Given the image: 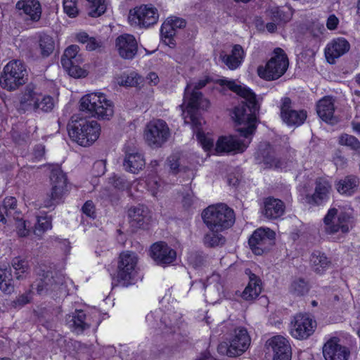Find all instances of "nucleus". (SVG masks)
<instances>
[{
  "mask_svg": "<svg viewBox=\"0 0 360 360\" xmlns=\"http://www.w3.org/2000/svg\"><path fill=\"white\" fill-rule=\"evenodd\" d=\"M82 212L87 217L95 219L96 218V209L94 202L86 200L82 207Z\"/></svg>",
  "mask_w": 360,
  "mask_h": 360,
  "instance_id": "nucleus-57",
  "label": "nucleus"
},
{
  "mask_svg": "<svg viewBox=\"0 0 360 360\" xmlns=\"http://www.w3.org/2000/svg\"><path fill=\"white\" fill-rule=\"evenodd\" d=\"M129 22L131 25L139 28H148L158 21V9L151 4H143L129 11Z\"/></svg>",
  "mask_w": 360,
  "mask_h": 360,
  "instance_id": "nucleus-12",
  "label": "nucleus"
},
{
  "mask_svg": "<svg viewBox=\"0 0 360 360\" xmlns=\"http://www.w3.org/2000/svg\"><path fill=\"white\" fill-rule=\"evenodd\" d=\"M221 231H210L204 237L205 244L209 247H217L225 243V237L220 233Z\"/></svg>",
  "mask_w": 360,
  "mask_h": 360,
  "instance_id": "nucleus-48",
  "label": "nucleus"
},
{
  "mask_svg": "<svg viewBox=\"0 0 360 360\" xmlns=\"http://www.w3.org/2000/svg\"><path fill=\"white\" fill-rule=\"evenodd\" d=\"M338 143L352 151L354 154L360 155V141L354 136L342 133L338 136Z\"/></svg>",
  "mask_w": 360,
  "mask_h": 360,
  "instance_id": "nucleus-40",
  "label": "nucleus"
},
{
  "mask_svg": "<svg viewBox=\"0 0 360 360\" xmlns=\"http://www.w3.org/2000/svg\"><path fill=\"white\" fill-rule=\"evenodd\" d=\"M257 116L250 115V117L248 118V122L243 124L245 126L238 129L240 135L246 139L252 136L256 131L257 127Z\"/></svg>",
  "mask_w": 360,
  "mask_h": 360,
  "instance_id": "nucleus-47",
  "label": "nucleus"
},
{
  "mask_svg": "<svg viewBox=\"0 0 360 360\" xmlns=\"http://www.w3.org/2000/svg\"><path fill=\"white\" fill-rule=\"evenodd\" d=\"M217 84L221 86H226L230 91L243 98L245 101L242 102L243 103H248L252 108L258 105L256 94L250 88L236 84L234 80H230L227 78L217 79Z\"/></svg>",
  "mask_w": 360,
  "mask_h": 360,
  "instance_id": "nucleus-25",
  "label": "nucleus"
},
{
  "mask_svg": "<svg viewBox=\"0 0 360 360\" xmlns=\"http://www.w3.org/2000/svg\"><path fill=\"white\" fill-rule=\"evenodd\" d=\"M39 45L41 53L44 57L49 56L55 49V41L53 37L46 34L39 36Z\"/></svg>",
  "mask_w": 360,
  "mask_h": 360,
  "instance_id": "nucleus-44",
  "label": "nucleus"
},
{
  "mask_svg": "<svg viewBox=\"0 0 360 360\" xmlns=\"http://www.w3.org/2000/svg\"><path fill=\"white\" fill-rule=\"evenodd\" d=\"M12 266L15 270V276L18 280L26 277L29 270L27 261L21 259L20 257H15L12 260Z\"/></svg>",
  "mask_w": 360,
  "mask_h": 360,
  "instance_id": "nucleus-45",
  "label": "nucleus"
},
{
  "mask_svg": "<svg viewBox=\"0 0 360 360\" xmlns=\"http://www.w3.org/2000/svg\"><path fill=\"white\" fill-rule=\"evenodd\" d=\"M88 15L98 18L104 14L107 10L106 0H86Z\"/></svg>",
  "mask_w": 360,
  "mask_h": 360,
  "instance_id": "nucleus-41",
  "label": "nucleus"
},
{
  "mask_svg": "<svg viewBox=\"0 0 360 360\" xmlns=\"http://www.w3.org/2000/svg\"><path fill=\"white\" fill-rule=\"evenodd\" d=\"M167 162L168 166L169 167L171 172L174 175H176L179 173L180 162L179 158L177 155H170L169 157L167 158Z\"/></svg>",
  "mask_w": 360,
  "mask_h": 360,
  "instance_id": "nucleus-59",
  "label": "nucleus"
},
{
  "mask_svg": "<svg viewBox=\"0 0 360 360\" xmlns=\"http://www.w3.org/2000/svg\"><path fill=\"white\" fill-rule=\"evenodd\" d=\"M63 10L70 18H75L79 13L77 0H63Z\"/></svg>",
  "mask_w": 360,
  "mask_h": 360,
  "instance_id": "nucleus-54",
  "label": "nucleus"
},
{
  "mask_svg": "<svg viewBox=\"0 0 360 360\" xmlns=\"http://www.w3.org/2000/svg\"><path fill=\"white\" fill-rule=\"evenodd\" d=\"M267 342L273 351L272 360H291L292 348L287 338L281 335H275Z\"/></svg>",
  "mask_w": 360,
  "mask_h": 360,
  "instance_id": "nucleus-26",
  "label": "nucleus"
},
{
  "mask_svg": "<svg viewBox=\"0 0 360 360\" xmlns=\"http://www.w3.org/2000/svg\"><path fill=\"white\" fill-rule=\"evenodd\" d=\"M247 148V146L243 141L235 139L233 136H221L217 141L215 150L217 153H243Z\"/></svg>",
  "mask_w": 360,
  "mask_h": 360,
  "instance_id": "nucleus-28",
  "label": "nucleus"
},
{
  "mask_svg": "<svg viewBox=\"0 0 360 360\" xmlns=\"http://www.w3.org/2000/svg\"><path fill=\"white\" fill-rule=\"evenodd\" d=\"M145 165L146 160L142 153L137 151H125L123 167L127 172L138 174L144 168Z\"/></svg>",
  "mask_w": 360,
  "mask_h": 360,
  "instance_id": "nucleus-31",
  "label": "nucleus"
},
{
  "mask_svg": "<svg viewBox=\"0 0 360 360\" xmlns=\"http://www.w3.org/2000/svg\"><path fill=\"white\" fill-rule=\"evenodd\" d=\"M169 134V129L166 122L158 119L147 124L144 137L148 146L160 148L167 141Z\"/></svg>",
  "mask_w": 360,
  "mask_h": 360,
  "instance_id": "nucleus-14",
  "label": "nucleus"
},
{
  "mask_svg": "<svg viewBox=\"0 0 360 360\" xmlns=\"http://www.w3.org/2000/svg\"><path fill=\"white\" fill-rule=\"evenodd\" d=\"M15 285L11 267H0V290L6 295L14 292Z\"/></svg>",
  "mask_w": 360,
  "mask_h": 360,
  "instance_id": "nucleus-38",
  "label": "nucleus"
},
{
  "mask_svg": "<svg viewBox=\"0 0 360 360\" xmlns=\"http://www.w3.org/2000/svg\"><path fill=\"white\" fill-rule=\"evenodd\" d=\"M316 326L317 323L313 315L307 312H299L291 319L289 333L296 340H307L314 334Z\"/></svg>",
  "mask_w": 360,
  "mask_h": 360,
  "instance_id": "nucleus-8",
  "label": "nucleus"
},
{
  "mask_svg": "<svg viewBox=\"0 0 360 360\" xmlns=\"http://www.w3.org/2000/svg\"><path fill=\"white\" fill-rule=\"evenodd\" d=\"M33 299V293L31 290L25 291L24 293L18 295L14 300L12 301V306L14 308H21L32 302Z\"/></svg>",
  "mask_w": 360,
  "mask_h": 360,
  "instance_id": "nucleus-51",
  "label": "nucleus"
},
{
  "mask_svg": "<svg viewBox=\"0 0 360 360\" xmlns=\"http://www.w3.org/2000/svg\"><path fill=\"white\" fill-rule=\"evenodd\" d=\"M350 49L349 41L344 37H337L329 42L325 49V55L328 62L333 64L335 59L343 56Z\"/></svg>",
  "mask_w": 360,
  "mask_h": 360,
  "instance_id": "nucleus-27",
  "label": "nucleus"
},
{
  "mask_svg": "<svg viewBox=\"0 0 360 360\" xmlns=\"http://www.w3.org/2000/svg\"><path fill=\"white\" fill-rule=\"evenodd\" d=\"M150 256L156 264L166 266L176 260V252L167 243L158 241L150 246Z\"/></svg>",
  "mask_w": 360,
  "mask_h": 360,
  "instance_id": "nucleus-20",
  "label": "nucleus"
},
{
  "mask_svg": "<svg viewBox=\"0 0 360 360\" xmlns=\"http://www.w3.org/2000/svg\"><path fill=\"white\" fill-rule=\"evenodd\" d=\"M259 105L252 108L248 103H240L235 106L231 111V116L236 124L240 125L248 122L250 115H256Z\"/></svg>",
  "mask_w": 360,
  "mask_h": 360,
  "instance_id": "nucleus-34",
  "label": "nucleus"
},
{
  "mask_svg": "<svg viewBox=\"0 0 360 360\" xmlns=\"http://www.w3.org/2000/svg\"><path fill=\"white\" fill-rule=\"evenodd\" d=\"M310 262L314 271L321 275L326 271L331 264L326 254L319 250H314L311 253Z\"/></svg>",
  "mask_w": 360,
  "mask_h": 360,
  "instance_id": "nucleus-36",
  "label": "nucleus"
},
{
  "mask_svg": "<svg viewBox=\"0 0 360 360\" xmlns=\"http://www.w3.org/2000/svg\"><path fill=\"white\" fill-rule=\"evenodd\" d=\"M333 185L328 176H319L314 181V189L312 193L304 196L305 202L313 207L325 205L330 198Z\"/></svg>",
  "mask_w": 360,
  "mask_h": 360,
  "instance_id": "nucleus-13",
  "label": "nucleus"
},
{
  "mask_svg": "<svg viewBox=\"0 0 360 360\" xmlns=\"http://www.w3.org/2000/svg\"><path fill=\"white\" fill-rule=\"evenodd\" d=\"M271 17L272 19L278 24L285 23L290 20L292 13L285 12L279 7H276L271 10Z\"/></svg>",
  "mask_w": 360,
  "mask_h": 360,
  "instance_id": "nucleus-52",
  "label": "nucleus"
},
{
  "mask_svg": "<svg viewBox=\"0 0 360 360\" xmlns=\"http://www.w3.org/2000/svg\"><path fill=\"white\" fill-rule=\"evenodd\" d=\"M79 110L99 120H110L114 112V105L104 94L91 93L81 98Z\"/></svg>",
  "mask_w": 360,
  "mask_h": 360,
  "instance_id": "nucleus-4",
  "label": "nucleus"
},
{
  "mask_svg": "<svg viewBox=\"0 0 360 360\" xmlns=\"http://www.w3.org/2000/svg\"><path fill=\"white\" fill-rule=\"evenodd\" d=\"M279 109L280 117L288 127H300L307 118V110L293 109L292 101L290 98L287 96L281 98Z\"/></svg>",
  "mask_w": 360,
  "mask_h": 360,
  "instance_id": "nucleus-16",
  "label": "nucleus"
},
{
  "mask_svg": "<svg viewBox=\"0 0 360 360\" xmlns=\"http://www.w3.org/2000/svg\"><path fill=\"white\" fill-rule=\"evenodd\" d=\"M250 337L245 328H240L235 330V335L231 339L229 344H220L218 347L219 352L226 349V355L230 357L240 356L249 347L250 345Z\"/></svg>",
  "mask_w": 360,
  "mask_h": 360,
  "instance_id": "nucleus-15",
  "label": "nucleus"
},
{
  "mask_svg": "<svg viewBox=\"0 0 360 360\" xmlns=\"http://www.w3.org/2000/svg\"><path fill=\"white\" fill-rule=\"evenodd\" d=\"M71 139L81 146L92 145L99 137L101 126L97 121L84 117L72 119L68 126Z\"/></svg>",
  "mask_w": 360,
  "mask_h": 360,
  "instance_id": "nucleus-3",
  "label": "nucleus"
},
{
  "mask_svg": "<svg viewBox=\"0 0 360 360\" xmlns=\"http://www.w3.org/2000/svg\"><path fill=\"white\" fill-rule=\"evenodd\" d=\"M188 85L186 86L184 91V101H187L185 109L182 110V116L184 122L190 125L199 126V113L200 101L202 98V93L199 91L193 90L188 96L187 90Z\"/></svg>",
  "mask_w": 360,
  "mask_h": 360,
  "instance_id": "nucleus-17",
  "label": "nucleus"
},
{
  "mask_svg": "<svg viewBox=\"0 0 360 360\" xmlns=\"http://www.w3.org/2000/svg\"><path fill=\"white\" fill-rule=\"evenodd\" d=\"M79 47L72 44L65 49L61 57V65L70 76L74 78H84L88 75L87 71L81 67L83 58L79 53Z\"/></svg>",
  "mask_w": 360,
  "mask_h": 360,
  "instance_id": "nucleus-10",
  "label": "nucleus"
},
{
  "mask_svg": "<svg viewBox=\"0 0 360 360\" xmlns=\"http://www.w3.org/2000/svg\"><path fill=\"white\" fill-rule=\"evenodd\" d=\"M27 76L25 64L20 60H12L4 67L0 85L8 91H15L25 83Z\"/></svg>",
  "mask_w": 360,
  "mask_h": 360,
  "instance_id": "nucleus-7",
  "label": "nucleus"
},
{
  "mask_svg": "<svg viewBox=\"0 0 360 360\" xmlns=\"http://www.w3.org/2000/svg\"><path fill=\"white\" fill-rule=\"evenodd\" d=\"M255 160L257 164L263 165L267 169H278L283 165L276 149L269 142H263L258 145L255 153Z\"/></svg>",
  "mask_w": 360,
  "mask_h": 360,
  "instance_id": "nucleus-19",
  "label": "nucleus"
},
{
  "mask_svg": "<svg viewBox=\"0 0 360 360\" xmlns=\"http://www.w3.org/2000/svg\"><path fill=\"white\" fill-rule=\"evenodd\" d=\"M37 104L39 105L38 109H41L44 112L51 111L54 105L53 98L49 95L41 94L40 101L37 102Z\"/></svg>",
  "mask_w": 360,
  "mask_h": 360,
  "instance_id": "nucleus-56",
  "label": "nucleus"
},
{
  "mask_svg": "<svg viewBox=\"0 0 360 360\" xmlns=\"http://www.w3.org/2000/svg\"><path fill=\"white\" fill-rule=\"evenodd\" d=\"M245 56L243 46L240 44H234L230 54L221 55L220 58L229 70H235L243 64Z\"/></svg>",
  "mask_w": 360,
  "mask_h": 360,
  "instance_id": "nucleus-30",
  "label": "nucleus"
},
{
  "mask_svg": "<svg viewBox=\"0 0 360 360\" xmlns=\"http://www.w3.org/2000/svg\"><path fill=\"white\" fill-rule=\"evenodd\" d=\"M90 37L85 32H80L76 34V39L81 44H86Z\"/></svg>",
  "mask_w": 360,
  "mask_h": 360,
  "instance_id": "nucleus-64",
  "label": "nucleus"
},
{
  "mask_svg": "<svg viewBox=\"0 0 360 360\" xmlns=\"http://www.w3.org/2000/svg\"><path fill=\"white\" fill-rule=\"evenodd\" d=\"M212 82V78L209 76H206L202 79H199L194 86L193 90L199 91L200 89L205 87L207 84Z\"/></svg>",
  "mask_w": 360,
  "mask_h": 360,
  "instance_id": "nucleus-62",
  "label": "nucleus"
},
{
  "mask_svg": "<svg viewBox=\"0 0 360 360\" xmlns=\"http://www.w3.org/2000/svg\"><path fill=\"white\" fill-rule=\"evenodd\" d=\"M130 226L136 229L148 231L153 222L152 212L143 205L131 206L127 212Z\"/></svg>",
  "mask_w": 360,
  "mask_h": 360,
  "instance_id": "nucleus-18",
  "label": "nucleus"
},
{
  "mask_svg": "<svg viewBox=\"0 0 360 360\" xmlns=\"http://www.w3.org/2000/svg\"><path fill=\"white\" fill-rule=\"evenodd\" d=\"M50 179L52 185L51 192L47 194L42 204L43 207L46 208L55 207L58 203V201L63 198L68 184L66 174L59 167L51 169Z\"/></svg>",
  "mask_w": 360,
  "mask_h": 360,
  "instance_id": "nucleus-11",
  "label": "nucleus"
},
{
  "mask_svg": "<svg viewBox=\"0 0 360 360\" xmlns=\"http://www.w3.org/2000/svg\"><path fill=\"white\" fill-rule=\"evenodd\" d=\"M186 25V20L178 17L164 22L160 27V36L162 42L170 48H174L176 44L174 38L176 30L185 27Z\"/></svg>",
  "mask_w": 360,
  "mask_h": 360,
  "instance_id": "nucleus-23",
  "label": "nucleus"
},
{
  "mask_svg": "<svg viewBox=\"0 0 360 360\" xmlns=\"http://www.w3.org/2000/svg\"><path fill=\"white\" fill-rule=\"evenodd\" d=\"M41 96V92L36 91V86L32 83H30L25 86L22 92L20 103L32 106L34 109L37 110L39 108L37 102L40 101Z\"/></svg>",
  "mask_w": 360,
  "mask_h": 360,
  "instance_id": "nucleus-37",
  "label": "nucleus"
},
{
  "mask_svg": "<svg viewBox=\"0 0 360 360\" xmlns=\"http://www.w3.org/2000/svg\"><path fill=\"white\" fill-rule=\"evenodd\" d=\"M141 77L135 72L123 75L120 78L119 84L126 87H136L140 84Z\"/></svg>",
  "mask_w": 360,
  "mask_h": 360,
  "instance_id": "nucleus-49",
  "label": "nucleus"
},
{
  "mask_svg": "<svg viewBox=\"0 0 360 360\" xmlns=\"http://www.w3.org/2000/svg\"><path fill=\"white\" fill-rule=\"evenodd\" d=\"M338 337H331L323 345V355L326 360H347L350 355L349 349L340 343Z\"/></svg>",
  "mask_w": 360,
  "mask_h": 360,
  "instance_id": "nucleus-22",
  "label": "nucleus"
},
{
  "mask_svg": "<svg viewBox=\"0 0 360 360\" xmlns=\"http://www.w3.org/2000/svg\"><path fill=\"white\" fill-rule=\"evenodd\" d=\"M339 19L334 14L330 15L326 21V27L329 30H334L338 27Z\"/></svg>",
  "mask_w": 360,
  "mask_h": 360,
  "instance_id": "nucleus-60",
  "label": "nucleus"
},
{
  "mask_svg": "<svg viewBox=\"0 0 360 360\" xmlns=\"http://www.w3.org/2000/svg\"><path fill=\"white\" fill-rule=\"evenodd\" d=\"M262 214L269 219H276L283 215L285 205L283 200L273 196H268L263 201Z\"/></svg>",
  "mask_w": 360,
  "mask_h": 360,
  "instance_id": "nucleus-29",
  "label": "nucleus"
},
{
  "mask_svg": "<svg viewBox=\"0 0 360 360\" xmlns=\"http://www.w3.org/2000/svg\"><path fill=\"white\" fill-rule=\"evenodd\" d=\"M49 271L43 275V278L36 281V290L37 294L46 295L53 290V285L55 284V280L53 276L49 277Z\"/></svg>",
  "mask_w": 360,
  "mask_h": 360,
  "instance_id": "nucleus-43",
  "label": "nucleus"
},
{
  "mask_svg": "<svg viewBox=\"0 0 360 360\" xmlns=\"http://www.w3.org/2000/svg\"><path fill=\"white\" fill-rule=\"evenodd\" d=\"M6 215L17 208V199L13 196H6L2 202Z\"/></svg>",
  "mask_w": 360,
  "mask_h": 360,
  "instance_id": "nucleus-58",
  "label": "nucleus"
},
{
  "mask_svg": "<svg viewBox=\"0 0 360 360\" xmlns=\"http://www.w3.org/2000/svg\"><path fill=\"white\" fill-rule=\"evenodd\" d=\"M359 186V179L354 175H347L337 181L335 187L337 192L341 195H353Z\"/></svg>",
  "mask_w": 360,
  "mask_h": 360,
  "instance_id": "nucleus-33",
  "label": "nucleus"
},
{
  "mask_svg": "<svg viewBox=\"0 0 360 360\" xmlns=\"http://www.w3.org/2000/svg\"><path fill=\"white\" fill-rule=\"evenodd\" d=\"M203 222L210 231H224L235 222V213L224 203L209 205L202 212Z\"/></svg>",
  "mask_w": 360,
  "mask_h": 360,
  "instance_id": "nucleus-2",
  "label": "nucleus"
},
{
  "mask_svg": "<svg viewBox=\"0 0 360 360\" xmlns=\"http://www.w3.org/2000/svg\"><path fill=\"white\" fill-rule=\"evenodd\" d=\"M98 47H100L99 42L96 39V38L90 37L88 41L86 42V49L87 51H92Z\"/></svg>",
  "mask_w": 360,
  "mask_h": 360,
  "instance_id": "nucleus-63",
  "label": "nucleus"
},
{
  "mask_svg": "<svg viewBox=\"0 0 360 360\" xmlns=\"http://www.w3.org/2000/svg\"><path fill=\"white\" fill-rule=\"evenodd\" d=\"M273 53L274 56L266 65L258 66L257 70L258 76L266 81L279 79L286 72L289 65L287 54L283 49L277 47Z\"/></svg>",
  "mask_w": 360,
  "mask_h": 360,
  "instance_id": "nucleus-6",
  "label": "nucleus"
},
{
  "mask_svg": "<svg viewBox=\"0 0 360 360\" xmlns=\"http://www.w3.org/2000/svg\"><path fill=\"white\" fill-rule=\"evenodd\" d=\"M193 131L196 135V139L199 143L201 145L203 150L206 152L210 151L214 146V142L212 139L207 137L202 129L200 121L199 122V126L191 125Z\"/></svg>",
  "mask_w": 360,
  "mask_h": 360,
  "instance_id": "nucleus-42",
  "label": "nucleus"
},
{
  "mask_svg": "<svg viewBox=\"0 0 360 360\" xmlns=\"http://www.w3.org/2000/svg\"><path fill=\"white\" fill-rule=\"evenodd\" d=\"M19 15L27 25L38 22L41 16V6L38 0H19L15 4Z\"/></svg>",
  "mask_w": 360,
  "mask_h": 360,
  "instance_id": "nucleus-21",
  "label": "nucleus"
},
{
  "mask_svg": "<svg viewBox=\"0 0 360 360\" xmlns=\"http://www.w3.org/2000/svg\"><path fill=\"white\" fill-rule=\"evenodd\" d=\"M37 231L44 233L52 229V217L49 216L46 212H44L43 215L37 217V223L35 224Z\"/></svg>",
  "mask_w": 360,
  "mask_h": 360,
  "instance_id": "nucleus-50",
  "label": "nucleus"
},
{
  "mask_svg": "<svg viewBox=\"0 0 360 360\" xmlns=\"http://www.w3.org/2000/svg\"><path fill=\"white\" fill-rule=\"evenodd\" d=\"M185 186L188 188L189 191L183 194L181 204L184 210H188L192 207L196 198L194 195L191 184L186 185Z\"/></svg>",
  "mask_w": 360,
  "mask_h": 360,
  "instance_id": "nucleus-55",
  "label": "nucleus"
},
{
  "mask_svg": "<svg viewBox=\"0 0 360 360\" xmlns=\"http://www.w3.org/2000/svg\"><path fill=\"white\" fill-rule=\"evenodd\" d=\"M34 158L37 160H41L45 155V147L41 144L37 145L33 150Z\"/></svg>",
  "mask_w": 360,
  "mask_h": 360,
  "instance_id": "nucleus-61",
  "label": "nucleus"
},
{
  "mask_svg": "<svg viewBox=\"0 0 360 360\" xmlns=\"http://www.w3.org/2000/svg\"><path fill=\"white\" fill-rule=\"evenodd\" d=\"M115 47L120 56L126 60L133 59L138 52V44L133 34L124 33L115 39Z\"/></svg>",
  "mask_w": 360,
  "mask_h": 360,
  "instance_id": "nucleus-24",
  "label": "nucleus"
},
{
  "mask_svg": "<svg viewBox=\"0 0 360 360\" xmlns=\"http://www.w3.org/2000/svg\"><path fill=\"white\" fill-rule=\"evenodd\" d=\"M310 290L309 283L302 278L295 279L290 285L291 292L297 296H303Z\"/></svg>",
  "mask_w": 360,
  "mask_h": 360,
  "instance_id": "nucleus-46",
  "label": "nucleus"
},
{
  "mask_svg": "<svg viewBox=\"0 0 360 360\" xmlns=\"http://www.w3.org/2000/svg\"><path fill=\"white\" fill-rule=\"evenodd\" d=\"M249 282L245 288L242 297L245 300L250 301L255 300L262 292V281L259 276L253 273H250Z\"/></svg>",
  "mask_w": 360,
  "mask_h": 360,
  "instance_id": "nucleus-35",
  "label": "nucleus"
},
{
  "mask_svg": "<svg viewBox=\"0 0 360 360\" xmlns=\"http://www.w3.org/2000/svg\"><path fill=\"white\" fill-rule=\"evenodd\" d=\"M70 327L76 332H83L90 327L86 322V314L82 309H75L70 321Z\"/></svg>",
  "mask_w": 360,
  "mask_h": 360,
  "instance_id": "nucleus-39",
  "label": "nucleus"
},
{
  "mask_svg": "<svg viewBox=\"0 0 360 360\" xmlns=\"http://www.w3.org/2000/svg\"><path fill=\"white\" fill-rule=\"evenodd\" d=\"M316 112L325 122H330L334 117L335 101L332 96H325L316 103Z\"/></svg>",
  "mask_w": 360,
  "mask_h": 360,
  "instance_id": "nucleus-32",
  "label": "nucleus"
},
{
  "mask_svg": "<svg viewBox=\"0 0 360 360\" xmlns=\"http://www.w3.org/2000/svg\"><path fill=\"white\" fill-rule=\"evenodd\" d=\"M326 232L335 234L340 231L343 234L348 233L353 229L356 223L352 210H341L330 207L323 217Z\"/></svg>",
  "mask_w": 360,
  "mask_h": 360,
  "instance_id": "nucleus-5",
  "label": "nucleus"
},
{
  "mask_svg": "<svg viewBox=\"0 0 360 360\" xmlns=\"http://www.w3.org/2000/svg\"><path fill=\"white\" fill-rule=\"evenodd\" d=\"M109 183L112 184L114 188L122 191L128 188L130 186L124 176H120L115 174H113V175L109 178Z\"/></svg>",
  "mask_w": 360,
  "mask_h": 360,
  "instance_id": "nucleus-53",
  "label": "nucleus"
},
{
  "mask_svg": "<svg viewBox=\"0 0 360 360\" xmlns=\"http://www.w3.org/2000/svg\"><path fill=\"white\" fill-rule=\"evenodd\" d=\"M139 256L131 250L122 251L117 259L115 270L110 273L112 286L128 288L137 282Z\"/></svg>",
  "mask_w": 360,
  "mask_h": 360,
  "instance_id": "nucleus-1",
  "label": "nucleus"
},
{
  "mask_svg": "<svg viewBox=\"0 0 360 360\" xmlns=\"http://www.w3.org/2000/svg\"><path fill=\"white\" fill-rule=\"evenodd\" d=\"M276 233L268 227L256 229L248 238V245L255 255L269 252L275 244Z\"/></svg>",
  "mask_w": 360,
  "mask_h": 360,
  "instance_id": "nucleus-9",
  "label": "nucleus"
}]
</instances>
